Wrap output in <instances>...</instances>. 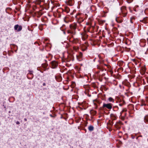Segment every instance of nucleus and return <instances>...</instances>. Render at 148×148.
Returning <instances> with one entry per match:
<instances>
[{
    "instance_id": "f257e3e1",
    "label": "nucleus",
    "mask_w": 148,
    "mask_h": 148,
    "mask_svg": "<svg viewBox=\"0 0 148 148\" xmlns=\"http://www.w3.org/2000/svg\"><path fill=\"white\" fill-rule=\"evenodd\" d=\"M121 11L122 14L123 15V16H125L126 14L127 13L125 7H122L121 9Z\"/></svg>"
},
{
    "instance_id": "f03ea898",
    "label": "nucleus",
    "mask_w": 148,
    "mask_h": 148,
    "mask_svg": "<svg viewBox=\"0 0 148 148\" xmlns=\"http://www.w3.org/2000/svg\"><path fill=\"white\" fill-rule=\"evenodd\" d=\"M14 28L15 30H16L18 32L20 31L22 29V27L21 26H19L18 25H16L14 26Z\"/></svg>"
},
{
    "instance_id": "7ed1b4c3",
    "label": "nucleus",
    "mask_w": 148,
    "mask_h": 148,
    "mask_svg": "<svg viewBox=\"0 0 148 148\" xmlns=\"http://www.w3.org/2000/svg\"><path fill=\"white\" fill-rule=\"evenodd\" d=\"M103 107H106L108 109H111L112 108V106L111 104H104L103 105Z\"/></svg>"
},
{
    "instance_id": "20e7f679",
    "label": "nucleus",
    "mask_w": 148,
    "mask_h": 148,
    "mask_svg": "<svg viewBox=\"0 0 148 148\" xmlns=\"http://www.w3.org/2000/svg\"><path fill=\"white\" fill-rule=\"evenodd\" d=\"M52 65L53 66V68H54L57 66V63L56 62L53 61L52 62Z\"/></svg>"
},
{
    "instance_id": "39448f33",
    "label": "nucleus",
    "mask_w": 148,
    "mask_h": 148,
    "mask_svg": "<svg viewBox=\"0 0 148 148\" xmlns=\"http://www.w3.org/2000/svg\"><path fill=\"white\" fill-rule=\"evenodd\" d=\"M87 48L86 44H85L82 45V49L83 51H85Z\"/></svg>"
},
{
    "instance_id": "423d86ee",
    "label": "nucleus",
    "mask_w": 148,
    "mask_h": 148,
    "mask_svg": "<svg viewBox=\"0 0 148 148\" xmlns=\"http://www.w3.org/2000/svg\"><path fill=\"white\" fill-rule=\"evenodd\" d=\"M142 22L144 23H146L148 22V17H146L144 18L143 20L142 21Z\"/></svg>"
},
{
    "instance_id": "0eeeda50",
    "label": "nucleus",
    "mask_w": 148,
    "mask_h": 148,
    "mask_svg": "<svg viewBox=\"0 0 148 148\" xmlns=\"http://www.w3.org/2000/svg\"><path fill=\"white\" fill-rule=\"evenodd\" d=\"M144 120L145 122H148V115H146L145 116Z\"/></svg>"
},
{
    "instance_id": "6e6552de",
    "label": "nucleus",
    "mask_w": 148,
    "mask_h": 148,
    "mask_svg": "<svg viewBox=\"0 0 148 148\" xmlns=\"http://www.w3.org/2000/svg\"><path fill=\"white\" fill-rule=\"evenodd\" d=\"M88 130L90 131H92L93 130V127L92 126H90L88 127Z\"/></svg>"
},
{
    "instance_id": "1a4fd4ad",
    "label": "nucleus",
    "mask_w": 148,
    "mask_h": 148,
    "mask_svg": "<svg viewBox=\"0 0 148 148\" xmlns=\"http://www.w3.org/2000/svg\"><path fill=\"white\" fill-rule=\"evenodd\" d=\"M73 2V0H69L68 1V2L70 5H71V4H72Z\"/></svg>"
},
{
    "instance_id": "9d476101",
    "label": "nucleus",
    "mask_w": 148,
    "mask_h": 148,
    "mask_svg": "<svg viewBox=\"0 0 148 148\" xmlns=\"http://www.w3.org/2000/svg\"><path fill=\"white\" fill-rule=\"evenodd\" d=\"M108 100L110 101H113V99L111 97H109L108 99Z\"/></svg>"
},
{
    "instance_id": "9b49d317",
    "label": "nucleus",
    "mask_w": 148,
    "mask_h": 148,
    "mask_svg": "<svg viewBox=\"0 0 148 148\" xmlns=\"http://www.w3.org/2000/svg\"><path fill=\"white\" fill-rule=\"evenodd\" d=\"M111 117L112 119H116V117L113 115L111 116Z\"/></svg>"
},
{
    "instance_id": "f8f14e48",
    "label": "nucleus",
    "mask_w": 148,
    "mask_h": 148,
    "mask_svg": "<svg viewBox=\"0 0 148 148\" xmlns=\"http://www.w3.org/2000/svg\"><path fill=\"white\" fill-rule=\"evenodd\" d=\"M133 0H127V1L128 3H130Z\"/></svg>"
},
{
    "instance_id": "ddd939ff",
    "label": "nucleus",
    "mask_w": 148,
    "mask_h": 148,
    "mask_svg": "<svg viewBox=\"0 0 148 148\" xmlns=\"http://www.w3.org/2000/svg\"><path fill=\"white\" fill-rule=\"evenodd\" d=\"M79 56V57H80V58H81L82 57V54L81 53H80Z\"/></svg>"
},
{
    "instance_id": "4468645a",
    "label": "nucleus",
    "mask_w": 148,
    "mask_h": 148,
    "mask_svg": "<svg viewBox=\"0 0 148 148\" xmlns=\"http://www.w3.org/2000/svg\"><path fill=\"white\" fill-rule=\"evenodd\" d=\"M16 124L17 125H18L20 124V123L19 121H17L16 122Z\"/></svg>"
},
{
    "instance_id": "2eb2a0df",
    "label": "nucleus",
    "mask_w": 148,
    "mask_h": 148,
    "mask_svg": "<svg viewBox=\"0 0 148 148\" xmlns=\"http://www.w3.org/2000/svg\"><path fill=\"white\" fill-rule=\"evenodd\" d=\"M74 49H75V50H76L77 49H78V48H76V47H74Z\"/></svg>"
},
{
    "instance_id": "dca6fc26",
    "label": "nucleus",
    "mask_w": 148,
    "mask_h": 148,
    "mask_svg": "<svg viewBox=\"0 0 148 148\" xmlns=\"http://www.w3.org/2000/svg\"><path fill=\"white\" fill-rule=\"evenodd\" d=\"M24 120H25V121H27V119H24Z\"/></svg>"
},
{
    "instance_id": "f3484780",
    "label": "nucleus",
    "mask_w": 148,
    "mask_h": 148,
    "mask_svg": "<svg viewBox=\"0 0 148 148\" xmlns=\"http://www.w3.org/2000/svg\"><path fill=\"white\" fill-rule=\"evenodd\" d=\"M45 85V84H43V85Z\"/></svg>"
}]
</instances>
